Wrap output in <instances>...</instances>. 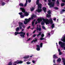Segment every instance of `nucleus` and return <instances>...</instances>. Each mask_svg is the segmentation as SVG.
I'll list each match as a JSON object with an SVG mask.
<instances>
[{"label": "nucleus", "instance_id": "obj_7", "mask_svg": "<svg viewBox=\"0 0 65 65\" xmlns=\"http://www.w3.org/2000/svg\"><path fill=\"white\" fill-rule=\"evenodd\" d=\"M59 44L60 45L61 47L64 48V50H65V43L64 42H63L61 41L59 42Z\"/></svg>", "mask_w": 65, "mask_h": 65}, {"label": "nucleus", "instance_id": "obj_2", "mask_svg": "<svg viewBox=\"0 0 65 65\" xmlns=\"http://www.w3.org/2000/svg\"><path fill=\"white\" fill-rule=\"evenodd\" d=\"M39 0H37L36 2L37 5H38V10H37L36 11H37L38 12H41L42 10L41 9V4H39Z\"/></svg>", "mask_w": 65, "mask_h": 65}, {"label": "nucleus", "instance_id": "obj_57", "mask_svg": "<svg viewBox=\"0 0 65 65\" xmlns=\"http://www.w3.org/2000/svg\"><path fill=\"white\" fill-rule=\"evenodd\" d=\"M51 32H52V33H53V32H54V31H53V30H52V31H51Z\"/></svg>", "mask_w": 65, "mask_h": 65}, {"label": "nucleus", "instance_id": "obj_10", "mask_svg": "<svg viewBox=\"0 0 65 65\" xmlns=\"http://www.w3.org/2000/svg\"><path fill=\"white\" fill-rule=\"evenodd\" d=\"M23 62L22 61H15L14 62V64H21Z\"/></svg>", "mask_w": 65, "mask_h": 65}, {"label": "nucleus", "instance_id": "obj_1", "mask_svg": "<svg viewBox=\"0 0 65 65\" xmlns=\"http://www.w3.org/2000/svg\"><path fill=\"white\" fill-rule=\"evenodd\" d=\"M42 20L43 22H41V24L42 25H44V23H46V25H47V24H49L50 23L52 25V26L51 27L52 28H54L55 27V24H53V20L51 18L49 20H48V19H45L44 18H42Z\"/></svg>", "mask_w": 65, "mask_h": 65}, {"label": "nucleus", "instance_id": "obj_3", "mask_svg": "<svg viewBox=\"0 0 65 65\" xmlns=\"http://www.w3.org/2000/svg\"><path fill=\"white\" fill-rule=\"evenodd\" d=\"M36 15L34 14L32 15L31 17V18H29L28 19H25V21H24V24H27L32 19H33L34 18H36Z\"/></svg>", "mask_w": 65, "mask_h": 65}, {"label": "nucleus", "instance_id": "obj_56", "mask_svg": "<svg viewBox=\"0 0 65 65\" xmlns=\"http://www.w3.org/2000/svg\"><path fill=\"white\" fill-rule=\"evenodd\" d=\"M30 28V26H29V27H28L27 28V29H29Z\"/></svg>", "mask_w": 65, "mask_h": 65}, {"label": "nucleus", "instance_id": "obj_20", "mask_svg": "<svg viewBox=\"0 0 65 65\" xmlns=\"http://www.w3.org/2000/svg\"><path fill=\"white\" fill-rule=\"evenodd\" d=\"M34 9H35L34 7H32V8H30V10L31 11H33V10H34Z\"/></svg>", "mask_w": 65, "mask_h": 65}, {"label": "nucleus", "instance_id": "obj_31", "mask_svg": "<svg viewBox=\"0 0 65 65\" xmlns=\"http://www.w3.org/2000/svg\"><path fill=\"white\" fill-rule=\"evenodd\" d=\"M19 5L20 6H24V5L22 3L19 4Z\"/></svg>", "mask_w": 65, "mask_h": 65}, {"label": "nucleus", "instance_id": "obj_23", "mask_svg": "<svg viewBox=\"0 0 65 65\" xmlns=\"http://www.w3.org/2000/svg\"><path fill=\"white\" fill-rule=\"evenodd\" d=\"M58 51L59 52V55H62V53H61V52H60V49H59Z\"/></svg>", "mask_w": 65, "mask_h": 65}, {"label": "nucleus", "instance_id": "obj_41", "mask_svg": "<svg viewBox=\"0 0 65 65\" xmlns=\"http://www.w3.org/2000/svg\"><path fill=\"white\" fill-rule=\"evenodd\" d=\"M30 39H31V38H29V39H28V40H27V41H29L30 40Z\"/></svg>", "mask_w": 65, "mask_h": 65}, {"label": "nucleus", "instance_id": "obj_34", "mask_svg": "<svg viewBox=\"0 0 65 65\" xmlns=\"http://www.w3.org/2000/svg\"><path fill=\"white\" fill-rule=\"evenodd\" d=\"M64 5H65V3H62L61 4V6H64Z\"/></svg>", "mask_w": 65, "mask_h": 65}, {"label": "nucleus", "instance_id": "obj_16", "mask_svg": "<svg viewBox=\"0 0 65 65\" xmlns=\"http://www.w3.org/2000/svg\"><path fill=\"white\" fill-rule=\"evenodd\" d=\"M38 30L39 31H40L41 30V28H39L38 27V25H37V30Z\"/></svg>", "mask_w": 65, "mask_h": 65}, {"label": "nucleus", "instance_id": "obj_49", "mask_svg": "<svg viewBox=\"0 0 65 65\" xmlns=\"http://www.w3.org/2000/svg\"><path fill=\"white\" fill-rule=\"evenodd\" d=\"M52 1H53V2H56V0H52Z\"/></svg>", "mask_w": 65, "mask_h": 65}, {"label": "nucleus", "instance_id": "obj_35", "mask_svg": "<svg viewBox=\"0 0 65 65\" xmlns=\"http://www.w3.org/2000/svg\"><path fill=\"white\" fill-rule=\"evenodd\" d=\"M44 36V34H42L41 35V37H43Z\"/></svg>", "mask_w": 65, "mask_h": 65}, {"label": "nucleus", "instance_id": "obj_52", "mask_svg": "<svg viewBox=\"0 0 65 65\" xmlns=\"http://www.w3.org/2000/svg\"><path fill=\"white\" fill-rule=\"evenodd\" d=\"M22 27H23V28H25V26H24V25H23V26H22Z\"/></svg>", "mask_w": 65, "mask_h": 65}, {"label": "nucleus", "instance_id": "obj_12", "mask_svg": "<svg viewBox=\"0 0 65 65\" xmlns=\"http://www.w3.org/2000/svg\"><path fill=\"white\" fill-rule=\"evenodd\" d=\"M61 40L62 41H63V42H65V36H63L62 37L61 39Z\"/></svg>", "mask_w": 65, "mask_h": 65}, {"label": "nucleus", "instance_id": "obj_44", "mask_svg": "<svg viewBox=\"0 0 65 65\" xmlns=\"http://www.w3.org/2000/svg\"><path fill=\"white\" fill-rule=\"evenodd\" d=\"M55 9H58V8H57V7H55Z\"/></svg>", "mask_w": 65, "mask_h": 65}, {"label": "nucleus", "instance_id": "obj_51", "mask_svg": "<svg viewBox=\"0 0 65 65\" xmlns=\"http://www.w3.org/2000/svg\"><path fill=\"white\" fill-rule=\"evenodd\" d=\"M9 0H7L6 1V2H9Z\"/></svg>", "mask_w": 65, "mask_h": 65}, {"label": "nucleus", "instance_id": "obj_33", "mask_svg": "<svg viewBox=\"0 0 65 65\" xmlns=\"http://www.w3.org/2000/svg\"><path fill=\"white\" fill-rule=\"evenodd\" d=\"M44 39L43 38V37H41L40 38V40H44Z\"/></svg>", "mask_w": 65, "mask_h": 65}, {"label": "nucleus", "instance_id": "obj_55", "mask_svg": "<svg viewBox=\"0 0 65 65\" xmlns=\"http://www.w3.org/2000/svg\"><path fill=\"white\" fill-rule=\"evenodd\" d=\"M37 21H36V23H35V24L36 25V24H37Z\"/></svg>", "mask_w": 65, "mask_h": 65}, {"label": "nucleus", "instance_id": "obj_62", "mask_svg": "<svg viewBox=\"0 0 65 65\" xmlns=\"http://www.w3.org/2000/svg\"><path fill=\"white\" fill-rule=\"evenodd\" d=\"M46 1H47V0H45V2H46Z\"/></svg>", "mask_w": 65, "mask_h": 65}, {"label": "nucleus", "instance_id": "obj_50", "mask_svg": "<svg viewBox=\"0 0 65 65\" xmlns=\"http://www.w3.org/2000/svg\"><path fill=\"white\" fill-rule=\"evenodd\" d=\"M26 35L27 36H29V34L28 33H27L26 34Z\"/></svg>", "mask_w": 65, "mask_h": 65}, {"label": "nucleus", "instance_id": "obj_21", "mask_svg": "<svg viewBox=\"0 0 65 65\" xmlns=\"http://www.w3.org/2000/svg\"><path fill=\"white\" fill-rule=\"evenodd\" d=\"M46 8L45 7H43V10L45 12H46Z\"/></svg>", "mask_w": 65, "mask_h": 65}, {"label": "nucleus", "instance_id": "obj_4", "mask_svg": "<svg viewBox=\"0 0 65 65\" xmlns=\"http://www.w3.org/2000/svg\"><path fill=\"white\" fill-rule=\"evenodd\" d=\"M21 34L20 35V36L21 37H23V38L25 37V34H26L25 32H15V35H17L18 34Z\"/></svg>", "mask_w": 65, "mask_h": 65}, {"label": "nucleus", "instance_id": "obj_8", "mask_svg": "<svg viewBox=\"0 0 65 65\" xmlns=\"http://www.w3.org/2000/svg\"><path fill=\"white\" fill-rule=\"evenodd\" d=\"M47 13L48 14H47L46 15V17L47 18H50L51 17V15L50 14H51V11H47Z\"/></svg>", "mask_w": 65, "mask_h": 65}, {"label": "nucleus", "instance_id": "obj_27", "mask_svg": "<svg viewBox=\"0 0 65 65\" xmlns=\"http://www.w3.org/2000/svg\"><path fill=\"white\" fill-rule=\"evenodd\" d=\"M27 2H28V1H27V0H26V3H25V5H24V6L25 7V6H26V5H27Z\"/></svg>", "mask_w": 65, "mask_h": 65}, {"label": "nucleus", "instance_id": "obj_47", "mask_svg": "<svg viewBox=\"0 0 65 65\" xmlns=\"http://www.w3.org/2000/svg\"><path fill=\"white\" fill-rule=\"evenodd\" d=\"M62 10L63 12H64V11H65V10L64 9H62Z\"/></svg>", "mask_w": 65, "mask_h": 65}, {"label": "nucleus", "instance_id": "obj_5", "mask_svg": "<svg viewBox=\"0 0 65 65\" xmlns=\"http://www.w3.org/2000/svg\"><path fill=\"white\" fill-rule=\"evenodd\" d=\"M48 1L49 3L48 4V5L50 6V8H52V7H53L55 4V3L53 2H51V1H52L51 0H48Z\"/></svg>", "mask_w": 65, "mask_h": 65}, {"label": "nucleus", "instance_id": "obj_61", "mask_svg": "<svg viewBox=\"0 0 65 65\" xmlns=\"http://www.w3.org/2000/svg\"><path fill=\"white\" fill-rule=\"evenodd\" d=\"M58 21H59V19H57V22H58Z\"/></svg>", "mask_w": 65, "mask_h": 65}, {"label": "nucleus", "instance_id": "obj_46", "mask_svg": "<svg viewBox=\"0 0 65 65\" xmlns=\"http://www.w3.org/2000/svg\"><path fill=\"white\" fill-rule=\"evenodd\" d=\"M62 2H65V0H62Z\"/></svg>", "mask_w": 65, "mask_h": 65}, {"label": "nucleus", "instance_id": "obj_15", "mask_svg": "<svg viewBox=\"0 0 65 65\" xmlns=\"http://www.w3.org/2000/svg\"><path fill=\"white\" fill-rule=\"evenodd\" d=\"M37 47L36 48V50L37 51H39L40 50V47L39 45H37Z\"/></svg>", "mask_w": 65, "mask_h": 65}, {"label": "nucleus", "instance_id": "obj_54", "mask_svg": "<svg viewBox=\"0 0 65 65\" xmlns=\"http://www.w3.org/2000/svg\"><path fill=\"white\" fill-rule=\"evenodd\" d=\"M24 29H22L21 32H22V31H24Z\"/></svg>", "mask_w": 65, "mask_h": 65}, {"label": "nucleus", "instance_id": "obj_6", "mask_svg": "<svg viewBox=\"0 0 65 65\" xmlns=\"http://www.w3.org/2000/svg\"><path fill=\"white\" fill-rule=\"evenodd\" d=\"M20 10H22V12H24V15L25 16H26V17H27L29 15V14L27 12H25V10L24 8H20Z\"/></svg>", "mask_w": 65, "mask_h": 65}, {"label": "nucleus", "instance_id": "obj_39", "mask_svg": "<svg viewBox=\"0 0 65 65\" xmlns=\"http://www.w3.org/2000/svg\"><path fill=\"white\" fill-rule=\"evenodd\" d=\"M32 63H34H34H35V61L33 60L32 61Z\"/></svg>", "mask_w": 65, "mask_h": 65}, {"label": "nucleus", "instance_id": "obj_45", "mask_svg": "<svg viewBox=\"0 0 65 65\" xmlns=\"http://www.w3.org/2000/svg\"><path fill=\"white\" fill-rule=\"evenodd\" d=\"M53 62L54 63H55V59H54L53 60Z\"/></svg>", "mask_w": 65, "mask_h": 65}, {"label": "nucleus", "instance_id": "obj_17", "mask_svg": "<svg viewBox=\"0 0 65 65\" xmlns=\"http://www.w3.org/2000/svg\"><path fill=\"white\" fill-rule=\"evenodd\" d=\"M57 54H56L55 55H54L53 56V58H55V59L56 58H58V57L56 56Z\"/></svg>", "mask_w": 65, "mask_h": 65}, {"label": "nucleus", "instance_id": "obj_59", "mask_svg": "<svg viewBox=\"0 0 65 65\" xmlns=\"http://www.w3.org/2000/svg\"><path fill=\"white\" fill-rule=\"evenodd\" d=\"M56 44L57 46H58V44H57V43H56Z\"/></svg>", "mask_w": 65, "mask_h": 65}, {"label": "nucleus", "instance_id": "obj_53", "mask_svg": "<svg viewBox=\"0 0 65 65\" xmlns=\"http://www.w3.org/2000/svg\"><path fill=\"white\" fill-rule=\"evenodd\" d=\"M24 62H26V61H27V59L24 60Z\"/></svg>", "mask_w": 65, "mask_h": 65}, {"label": "nucleus", "instance_id": "obj_43", "mask_svg": "<svg viewBox=\"0 0 65 65\" xmlns=\"http://www.w3.org/2000/svg\"><path fill=\"white\" fill-rule=\"evenodd\" d=\"M28 2H29V3L30 2H31V0H28Z\"/></svg>", "mask_w": 65, "mask_h": 65}, {"label": "nucleus", "instance_id": "obj_9", "mask_svg": "<svg viewBox=\"0 0 65 65\" xmlns=\"http://www.w3.org/2000/svg\"><path fill=\"white\" fill-rule=\"evenodd\" d=\"M19 26L20 27V29H22V26H23V23H22L21 22H19Z\"/></svg>", "mask_w": 65, "mask_h": 65}, {"label": "nucleus", "instance_id": "obj_29", "mask_svg": "<svg viewBox=\"0 0 65 65\" xmlns=\"http://www.w3.org/2000/svg\"><path fill=\"white\" fill-rule=\"evenodd\" d=\"M12 62H9L8 65H12Z\"/></svg>", "mask_w": 65, "mask_h": 65}, {"label": "nucleus", "instance_id": "obj_22", "mask_svg": "<svg viewBox=\"0 0 65 65\" xmlns=\"http://www.w3.org/2000/svg\"><path fill=\"white\" fill-rule=\"evenodd\" d=\"M61 60L60 58H59L57 60V62H61Z\"/></svg>", "mask_w": 65, "mask_h": 65}, {"label": "nucleus", "instance_id": "obj_42", "mask_svg": "<svg viewBox=\"0 0 65 65\" xmlns=\"http://www.w3.org/2000/svg\"><path fill=\"white\" fill-rule=\"evenodd\" d=\"M56 20V18H54L53 19V21H55Z\"/></svg>", "mask_w": 65, "mask_h": 65}, {"label": "nucleus", "instance_id": "obj_11", "mask_svg": "<svg viewBox=\"0 0 65 65\" xmlns=\"http://www.w3.org/2000/svg\"><path fill=\"white\" fill-rule=\"evenodd\" d=\"M19 14L20 15V17L21 18H23L24 17V15H22V14H23L22 12L19 13Z\"/></svg>", "mask_w": 65, "mask_h": 65}, {"label": "nucleus", "instance_id": "obj_24", "mask_svg": "<svg viewBox=\"0 0 65 65\" xmlns=\"http://www.w3.org/2000/svg\"><path fill=\"white\" fill-rule=\"evenodd\" d=\"M41 32L40 31L39 32V34L37 35V37H38L39 36H40L41 35Z\"/></svg>", "mask_w": 65, "mask_h": 65}, {"label": "nucleus", "instance_id": "obj_58", "mask_svg": "<svg viewBox=\"0 0 65 65\" xmlns=\"http://www.w3.org/2000/svg\"><path fill=\"white\" fill-rule=\"evenodd\" d=\"M33 55L30 56V57L31 58V57H33Z\"/></svg>", "mask_w": 65, "mask_h": 65}, {"label": "nucleus", "instance_id": "obj_25", "mask_svg": "<svg viewBox=\"0 0 65 65\" xmlns=\"http://www.w3.org/2000/svg\"><path fill=\"white\" fill-rule=\"evenodd\" d=\"M35 20H34L32 22V26L33 27H34V22H35Z\"/></svg>", "mask_w": 65, "mask_h": 65}, {"label": "nucleus", "instance_id": "obj_18", "mask_svg": "<svg viewBox=\"0 0 65 65\" xmlns=\"http://www.w3.org/2000/svg\"><path fill=\"white\" fill-rule=\"evenodd\" d=\"M63 62L64 63V65H65V59L64 58H62Z\"/></svg>", "mask_w": 65, "mask_h": 65}, {"label": "nucleus", "instance_id": "obj_40", "mask_svg": "<svg viewBox=\"0 0 65 65\" xmlns=\"http://www.w3.org/2000/svg\"><path fill=\"white\" fill-rule=\"evenodd\" d=\"M36 36V35H34L33 36V37H35V36Z\"/></svg>", "mask_w": 65, "mask_h": 65}, {"label": "nucleus", "instance_id": "obj_38", "mask_svg": "<svg viewBox=\"0 0 65 65\" xmlns=\"http://www.w3.org/2000/svg\"><path fill=\"white\" fill-rule=\"evenodd\" d=\"M40 46L41 47H42V43H41V44H40Z\"/></svg>", "mask_w": 65, "mask_h": 65}, {"label": "nucleus", "instance_id": "obj_26", "mask_svg": "<svg viewBox=\"0 0 65 65\" xmlns=\"http://www.w3.org/2000/svg\"><path fill=\"white\" fill-rule=\"evenodd\" d=\"M37 41V39H36L35 40L32 41L31 42V43H33V42H36V41Z\"/></svg>", "mask_w": 65, "mask_h": 65}, {"label": "nucleus", "instance_id": "obj_64", "mask_svg": "<svg viewBox=\"0 0 65 65\" xmlns=\"http://www.w3.org/2000/svg\"><path fill=\"white\" fill-rule=\"evenodd\" d=\"M39 27H41V26L40 25H39Z\"/></svg>", "mask_w": 65, "mask_h": 65}, {"label": "nucleus", "instance_id": "obj_28", "mask_svg": "<svg viewBox=\"0 0 65 65\" xmlns=\"http://www.w3.org/2000/svg\"><path fill=\"white\" fill-rule=\"evenodd\" d=\"M19 30H20V28H19V27H18L16 29V31H19Z\"/></svg>", "mask_w": 65, "mask_h": 65}, {"label": "nucleus", "instance_id": "obj_37", "mask_svg": "<svg viewBox=\"0 0 65 65\" xmlns=\"http://www.w3.org/2000/svg\"><path fill=\"white\" fill-rule=\"evenodd\" d=\"M42 28L43 29H44V30H45V27L44 26H42Z\"/></svg>", "mask_w": 65, "mask_h": 65}, {"label": "nucleus", "instance_id": "obj_32", "mask_svg": "<svg viewBox=\"0 0 65 65\" xmlns=\"http://www.w3.org/2000/svg\"><path fill=\"white\" fill-rule=\"evenodd\" d=\"M58 0H57V1L56 2V3L57 4H58V5L59 4V2Z\"/></svg>", "mask_w": 65, "mask_h": 65}, {"label": "nucleus", "instance_id": "obj_60", "mask_svg": "<svg viewBox=\"0 0 65 65\" xmlns=\"http://www.w3.org/2000/svg\"><path fill=\"white\" fill-rule=\"evenodd\" d=\"M65 18H64V19H63V21H64V20H65Z\"/></svg>", "mask_w": 65, "mask_h": 65}, {"label": "nucleus", "instance_id": "obj_14", "mask_svg": "<svg viewBox=\"0 0 65 65\" xmlns=\"http://www.w3.org/2000/svg\"><path fill=\"white\" fill-rule=\"evenodd\" d=\"M0 4H1V5L2 6H4V5L5 4V3H4V2H3L2 1H0Z\"/></svg>", "mask_w": 65, "mask_h": 65}, {"label": "nucleus", "instance_id": "obj_48", "mask_svg": "<svg viewBox=\"0 0 65 65\" xmlns=\"http://www.w3.org/2000/svg\"><path fill=\"white\" fill-rule=\"evenodd\" d=\"M36 30H35L34 31V32H33V33H35V32H36Z\"/></svg>", "mask_w": 65, "mask_h": 65}, {"label": "nucleus", "instance_id": "obj_30", "mask_svg": "<svg viewBox=\"0 0 65 65\" xmlns=\"http://www.w3.org/2000/svg\"><path fill=\"white\" fill-rule=\"evenodd\" d=\"M46 35L47 37H50V33H48Z\"/></svg>", "mask_w": 65, "mask_h": 65}, {"label": "nucleus", "instance_id": "obj_36", "mask_svg": "<svg viewBox=\"0 0 65 65\" xmlns=\"http://www.w3.org/2000/svg\"><path fill=\"white\" fill-rule=\"evenodd\" d=\"M26 63L27 64H30L31 62H27Z\"/></svg>", "mask_w": 65, "mask_h": 65}, {"label": "nucleus", "instance_id": "obj_63", "mask_svg": "<svg viewBox=\"0 0 65 65\" xmlns=\"http://www.w3.org/2000/svg\"><path fill=\"white\" fill-rule=\"evenodd\" d=\"M54 65H57V64H54Z\"/></svg>", "mask_w": 65, "mask_h": 65}, {"label": "nucleus", "instance_id": "obj_19", "mask_svg": "<svg viewBox=\"0 0 65 65\" xmlns=\"http://www.w3.org/2000/svg\"><path fill=\"white\" fill-rule=\"evenodd\" d=\"M29 58V56H25L23 57L24 59H27Z\"/></svg>", "mask_w": 65, "mask_h": 65}, {"label": "nucleus", "instance_id": "obj_13", "mask_svg": "<svg viewBox=\"0 0 65 65\" xmlns=\"http://www.w3.org/2000/svg\"><path fill=\"white\" fill-rule=\"evenodd\" d=\"M37 20L38 23H40V22H41V21H42V18L41 17H40V18H39Z\"/></svg>", "mask_w": 65, "mask_h": 65}]
</instances>
